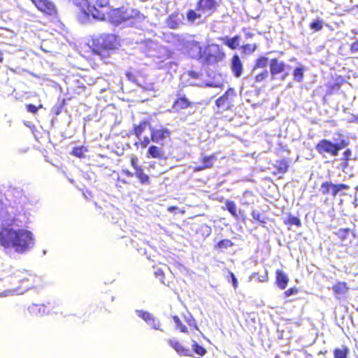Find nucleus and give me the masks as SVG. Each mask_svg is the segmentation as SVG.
I'll use <instances>...</instances> for the list:
<instances>
[{"label": "nucleus", "mask_w": 358, "mask_h": 358, "mask_svg": "<svg viewBox=\"0 0 358 358\" xmlns=\"http://www.w3.org/2000/svg\"><path fill=\"white\" fill-rule=\"evenodd\" d=\"M120 45V41L117 34L102 33L92 38L90 48L93 54L105 62L109 58L110 52L117 50Z\"/></svg>", "instance_id": "f257e3e1"}, {"label": "nucleus", "mask_w": 358, "mask_h": 358, "mask_svg": "<svg viewBox=\"0 0 358 358\" xmlns=\"http://www.w3.org/2000/svg\"><path fill=\"white\" fill-rule=\"evenodd\" d=\"M142 16L138 10L121 6L109 9L106 18L111 24L117 26L131 19H140Z\"/></svg>", "instance_id": "f03ea898"}, {"label": "nucleus", "mask_w": 358, "mask_h": 358, "mask_svg": "<svg viewBox=\"0 0 358 358\" xmlns=\"http://www.w3.org/2000/svg\"><path fill=\"white\" fill-rule=\"evenodd\" d=\"M150 138L145 136L143 140L136 142L134 145L142 149L147 148L150 141L163 145L165 140L171 137V131L164 126H160L159 128L151 127H150Z\"/></svg>", "instance_id": "7ed1b4c3"}, {"label": "nucleus", "mask_w": 358, "mask_h": 358, "mask_svg": "<svg viewBox=\"0 0 358 358\" xmlns=\"http://www.w3.org/2000/svg\"><path fill=\"white\" fill-rule=\"evenodd\" d=\"M348 139H341L338 143H334L331 140L323 138L315 145L316 151L322 155L329 154L330 156L336 157L339 151L348 146Z\"/></svg>", "instance_id": "20e7f679"}, {"label": "nucleus", "mask_w": 358, "mask_h": 358, "mask_svg": "<svg viewBox=\"0 0 358 358\" xmlns=\"http://www.w3.org/2000/svg\"><path fill=\"white\" fill-rule=\"evenodd\" d=\"M78 20L86 23L93 20L92 5L90 0H73Z\"/></svg>", "instance_id": "39448f33"}, {"label": "nucleus", "mask_w": 358, "mask_h": 358, "mask_svg": "<svg viewBox=\"0 0 358 358\" xmlns=\"http://www.w3.org/2000/svg\"><path fill=\"white\" fill-rule=\"evenodd\" d=\"M176 324V329L182 333H187L188 330H199L196 321L190 313L182 314L180 316L172 317Z\"/></svg>", "instance_id": "423d86ee"}, {"label": "nucleus", "mask_w": 358, "mask_h": 358, "mask_svg": "<svg viewBox=\"0 0 358 358\" xmlns=\"http://www.w3.org/2000/svg\"><path fill=\"white\" fill-rule=\"evenodd\" d=\"M93 20L105 21L110 9V0H92Z\"/></svg>", "instance_id": "0eeeda50"}, {"label": "nucleus", "mask_w": 358, "mask_h": 358, "mask_svg": "<svg viewBox=\"0 0 358 358\" xmlns=\"http://www.w3.org/2000/svg\"><path fill=\"white\" fill-rule=\"evenodd\" d=\"M226 55L217 44L210 45L205 52L204 62L206 64H215L224 59Z\"/></svg>", "instance_id": "6e6552de"}, {"label": "nucleus", "mask_w": 358, "mask_h": 358, "mask_svg": "<svg viewBox=\"0 0 358 358\" xmlns=\"http://www.w3.org/2000/svg\"><path fill=\"white\" fill-rule=\"evenodd\" d=\"M349 189L350 186L347 184H334L331 180L324 181L320 186V191L322 195L331 194L333 198H335L343 190H348Z\"/></svg>", "instance_id": "1a4fd4ad"}, {"label": "nucleus", "mask_w": 358, "mask_h": 358, "mask_svg": "<svg viewBox=\"0 0 358 358\" xmlns=\"http://www.w3.org/2000/svg\"><path fill=\"white\" fill-rule=\"evenodd\" d=\"M236 96V91L234 88H229L221 96L215 101V105L222 111H226L231 108L234 99Z\"/></svg>", "instance_id": "9d476101"}, {"label": "nucleus", "mask_w": 358, "mask_h": 358, "mask_svg": "<svg viewBox=\"0 0 358 358\" xmlns=\"http://www.w3.org/2000/svg\"><path fill=\"white\" fill-rule=\"evenodd\" d=\"M38 10L48 15H55L57 8L53 3L49 0H30Z\"/></svg>", "instance_id": "9b49d317"}, {"label": "nucleus", "mask_w": 358, "mask_h": 358, "mask_svg": "<svg viewBox=\"0 0 358 358\" xmlns=\"http://www.w3.org/2000/svg\"><path fill=\"white\" fill-rule=\"evenodd\" d=\"M217 8V3L216 0H198L196 4V9L197 11L211 15L215 13Z\"/></svg>", "instance_id": "f8f14e48"}, {"label": "nucleus", "mask_w": 358, "mask_h": 358, "mask_svg": "<svg viewBox=\"0 0 358 358\" xmlns=\"http://www.w3.org/2000/svg\"><path fill=\"white\" fill-rule=\"evenodd\" d=\"M217 159L215 153H213L210 155L202 156L200 159L201 164L196 165L193 167L194 172H199L205 169H212L214 166V162Z\"/></svg>", "instance_id": "ddd939ff"}, {"label": "nucleus", "mask_w": 358, "mask_h": 358, "mask_svg": "<svg viewBox=\"0 0 358 358\" xmlns=\"http://www.w3.org/2000/svg\"><path fill=\"white\" fill-rule=\"evenodd\" d=\"M13 277L17 282L21 284V287L24 290L29 289L31 287L30 279L32 276L27 271L17 270L14 273Z\"/></svg>", "instance_id": "4468645a"}, {"label": "nucleus", "mask_w": 358, "mask_h": 358, "mask_svg": "<svg viewBox=\"0 0 358 358\" xmlns=\"http://www.w3.org/2000/svg\"><path fill=\"white\" fill-rule=\"evenodd\" d=\"M285 63L277 58H272L269 63V71L273 78L285 71Z\"/></svg>", "instance_id": "2eb2a0df"}, {"label": "nucleus", "mask_w": 358, "mask_h": 358, "mask_svg": "<svg viewBox=\"0 0 358 358\" xmlns=\"http://www.w3.org/2000/svg\"><path fill=\"white\" fill-rule=\"evenodd\" d=\"M231 70L236 78H239L243 74V65L238 55H234L231 57Z\"/></svg>", "instance_id": "dca6fc26"}, {"label": "nucleus", "mask_w": 358, "mask_h": 358, "mask_svg": "<svg viewBox=\"0 0 358 358\" xmlns=\"http://www.w3.org/2000/svg\"><path fill=\"white\" fill-rule=\"evenodd\" d=\"M168 344L173 348L174 350L180 356H187L191 357L192 353L191 351L184 347L180 341L173 339H168Z\"/></svg>", "instance_id": "f3484780"}, {"label": "nucleus", "mask_w": 358, "mask_h": 358, "mask_svg": "<svg viewBox=\"0 0 358 358\" xmlns=\"http://www.w3.org/2000/svg\"><path fill=\"white\" fill-rule=\"evenodd\" d=\"M274 167L275 171H274L272 174L273 176L280 175L278 178H281L282 176L288 171L289 165L288 161L286 159H282L276 161Z\"/></svg>", "instance_id": "a211bd4d"}, {"label": "nucleus", "mask_w": 358, "mask_h": 358, "mask_svg": "<svg viewBox=\"0 0 358 358\" xmlns=\"http://www.w3.org/2000/svg\"><path fill=\"white\" fill-rule=\"evenodd\" d=\"M150 127H151L150 122L147 120H143L138 124H134L131 132L137 138L141 139L142 134L147 128L150 129Z\"/></svg>", "instance_id": "6ab92c4d"}, {"label": "nucleus", "mask_w": 358, "mask_h": 358, "mask_svg": "<svg viewBox=\"0 0 358 358\" xmlns=\"http://www.w3.org/2000/svg\"><path fill=\"white\" fill-rule=\"evenodd\" d=\"M289 282V278L287 274L280 269L275 271V284L280 289H285Z\"/></svg>", "instance_id": "aec40b11"}, {"label": "nucleus", "mask_w": 358, "mask_h": 358, "mask_svg": "<svg viewBox=\"0 0 358 358\" xmlns=\"http://www.w3.org/2000/svg\"><path fill=\"white\" fill-rule=\"evenodd\" d=\"M192 103L185 96L178 97L173 103L172 107L176 110L189 108Z\"/></svg>", "instance_id": "412c9836"}, {"label": "nucleus", "mask_w": 358, "mask_h": 358, "mask_svg": "<svg viewBox=\"0 0 358 358\" xmlns=\"http://www.w3.org/2000/svg\"><path fill=\"white\" fill-rule=\"evenodd\" d=\"M164 151L162 149L157 145H150L147 151L148 158L161 159L164 156Z\"/></svg>", "instance_id": "4be33fe9"}, {"label": "nucleus", "mask_w": 358, "mask_h": 358, "mask_svg": "<svg viewBox=\"0 0 358 358\" xmlns=\"http://www.w3.org/2000/svg\"><path fill=\"white\" fill-rule=\"evenodd\" d=\"M331 289L336 296H343L348 291V287L345 282H337L333 285Z\"/></svg>", "instance_id": "5701e85b"}, {"label": "nucleus", "mask_w": 358, "mask_h": 358, "mask_svg": "<svg viewBox=\"0 0 358 358\" xmlns=\"http://www.w3.org/2000/svg\"><path fill=\"white\" fill-rule=\"evenodd\" d=\"M166 25L172 29H176L179 27L180 20L178 18V13L173 12L170 14L166 21Z\"/></svg>", "instance_id": "b1692460"}, {"label": "nucleus", "mask_w": 358, "mask_h": 358, "mask_svg": "<svg viewBox=\"0 0 358 358\" xmlns=\"http://www.w3.org/2000/svg\"><path fill=\"white\" fill-rule=\"evenodd\" d=\"M352 151L351 149H346L342 155V157L340 159L341 161V168L342 171H345L349 166V162L352 159Z\"/></svg>", "instance_id": "393cba45"}, {"label": "nucleus", "mask_w": 358, "mask_h": 358, "mask_svg": "<svg viewBox=\"0 0 358 358\" xmlns=\"http://www.w3.org/2000/svg\"><path fill=\"white\" fill-rule=\"evenodd\" d=\"M138 315L144 320L149 325H151L154 329H158L159 324H155V320L152 315L148 312L139 310Z\"/></svg>", "instance_id": "a878e982"}, {"label": "nucleus", "mask_w": 358, "mask_h": 358, "mask_svg": "<svg viewBox=\"0 0 358 358\" xmlns=\"http://www.w3.org/2000/svg\"><path fill=\"white\" fill-rule=\"evenodd\" d=\"M134 174L141 185H149L150 184V177L145 173L143 168L136 170Z\"/></svg>", "instance_id": "bb28decb"}, {"label": "nucleus", "mask_w": 358, "mask_h": 358, "mask_svg": "<svg viewBox=\"0 0 358 358\" xmlns=\"http://www.w3.org/2000/svg\"><path fill=\"white\" fill-rule=\"evenodd\" d=\"M222 41L224 44L227 45L229 48H230L231 50H235L239 45L240 36L236 35L231 38H223Z\"/></svg>", "instance_id": "cd10ccee"}, {"label": "nucleus", "mask_w": 358, "mask_h": 358, "mask_svg": "<svg viewBox=\"0 0 358 358\" xmlns=\"http://www.w3.org/2000/svg\"><path fill=\"white\" fill-rule=\"evenodd\" d=\"M350 352L348 346L343 345L341 348H335L334 350V358H347Z\"/></svg>", "instance_id": "c85d7f7f"}, {"label": "nucleus", "mask_w": 358, "mask_h": 358, "mask_svg": "<svg viewBox=\"0 0 358 358\" xmlns=\"http://www.w3.org/2000/svg\"><path fill=\"white\" fill-rule=\"evenodd\" d=\"M343 83H344V80L343 79H341L339 81H338L336 83L329 85L327 87V95H331V94L338 92Z\"/></svg>", "instance_id": "c756f323"}, {"label": "nucleus", "mask_w": 358, "mask_h": 358, "mask_svg": "<svg viewBox=\"0 0 358 358\" xmlns=\"http://www.w3.org/2000/svg\"><path fill=\"white\" fill-rule=\"evenodd\" d=\"M305 69L302 66L296 67L293 71V79L297 83H302L303 81Z\"/></svg>", "instance_id": "7c9ffc66"}, {"label": "nucleus", "mask_w": 358, "mask_h": 358, "mask_svg": "<svg viewBox=\"0 0 358 358\" xmlns=\"http://www.w3.org/2000/svg\"><path fill=\"white\" fill-rule=\"evenodd\" d=\"M225 208L234 217H238L237 208L234 201L227 200L225 202Z\"/></svg>", "instance_id": "2f4dec72"}, {"label": "nucleus", "mask_w": 358, "mask_h": 358, "mask_svg": "<svg viewBox=\"0 0 358 358\" xmlns=\"http://www.w3.org/2000/svg\"><path fill=\"white\" fill-rule=\"evenodd\" d=\"M350 233L351 230L350 229L341 228L339 229L336 232H335V235L340 241L343 242L347 240Z\"/></svg>", "instance_id": "473e14b6"}, {"label": "nucleus", "mask_w": 358, "mask_h": 358, "mask_svg": "<svg viewBox=\"0 0 358 358\" xmlns=\"http://www.w3.org/2000/svg\"><path fill=\"white\" fill-rule=\"evenodd\" d=\"M234 245L233 242L229 239H222L215 246V250H222Z\"/></svg>", "instance_id": "72a5a7b5"}, {"label": "nucleus", "mask_w": 358, "mask_h": 358, "mask_svg": "<svg viewBox=\"0 0 358 358\" xmlns=\"http://www.w3.org/2000/svg\"><path fill=\"white\" fill-rule=\"evenodd\" d=\"M284 223L287 226L295 225L298 227L301 226V222L297 217L289 215L287 218L284 221Z\"/></svg>", "instance_id": "f704fd0d"}, {"label": "nucleus", "mask_w": 358, "mask_h": 358, "mask_svg": "<svg viewBox=\"0 0 358 358\" xmlns=\"http://www.w3.org/2000/svg\"><path fill=\"white\" fill-rule=\"evenodd\" d=\"M192 348L195 354L201 357L204 356L207 352L206 348L201 345H199L196 341H193Z\"/></svg>", "instance_id": "c9c22d12"}, {"label": "nucleus", "mask_w": 358, "mask_h": 358, "mask_svg": "<svg viewBox=\"0 0 358 358\" xmlns=\"http://www.w3.org/2000/svg\"><path fill=\"white\" fill-rule=\"evenodd\" d=\"M268 71L267 70H264L255 76L254 82L255 84H260L264 82L268 78Z\"/></svg>", "instance_id": "e433bc0d"}, {"label": "nucleus", "mask_w": 358, "mask_h": 358, "mask_svg": "<svg viewBox=\"0 0 358 358\" xmlns=\"http://www.w3.org/2000/svg\"><path fill=\"white\" fill-rule=\"evenodd\" d=\"M257 48V45L256 43L254 44H245L241 47L242 52L246 55H250L253 53Z\"/></svg>", "instance_id": "4c0bfd02"}, {"label": "nucleus", "mask_w": 358, "mask_h": 358, "mask_svg": "<svg viewBox=\"0 0 358 358\" xmlns=\"http://www.w3.org/2000/svg\"><path fill=\"white\" fill-rule=\"evenodd\" d=\"M187 19L189 22L193 23L196 19L201 17V13H197L194 10L189 9L186 13Z\"/></svg>", "instance_id": "58836bf2"}, {"label": "nucleus", "mask_w": 358, "mask_h": 358, "mask_svg": "<svg viewBox=\"0 0 358 358\" xmlns=\"http://www.w3.org/2000/svg\"><path fill=\"white\" fill-rule=\"evenodd\" d=\"M309 27L314 31H319L323 28V22L320 19H315L310 23Z\"/></svg>", "instance_id": "ea45409f"}, {"label": "nucleus", "mask_w": 358, "mask_h": 358, "mask_svg": "<svg viewBox=\"0 0 358 358\" xmlns=\"http://www.w3.org/2000/svg\"><path fill=\"white\" fill-rule=\"evenodd\" d=\"M268 58L264 56L259 57L255 63V68L259 69V68H264L268 64Z\"/></svg>", "instance_id": "a19ab883"}, {"label": "nucleus", "mask_w": 358, "mask_h": 358, "mask_svg": "<svg viewBox=\"0 0 358 358\" xmlns=\"http://www.w3.org/2000/svg\"><path fill=\"white\" fill-rule=\"evenodd\" d=\"M85 150L83 146L75 147L71 151V155L75 157L81 158L83 157Z\"/></svg>", "instance_id": "79ce46f5"}, {"label": "nucleus", "mask_w": 358, "mask_h": 358, "mask_svg": "<svg viewBox=\"0 0 358 358\" xmlns=\"http://www.w3.org/2000/svg\"><path fill=\"white\" fill-rule=\"evenodd\" d=\"M25 108L29 113L36 114L38 109L43 108V105L40 104L38 106H36L31 103H28L25 105Z\"/></svg>", "instance_id": "37998d69"}, {"label": "nucleus", "mask_w": 358, "mask_h": 358, "mask_svg": "<svg viewBox=\"0 0 358 358\" xmlns=\"http://www.w3.org/2000/svg\"><path fill=\"white\" fill-rule=\"evenodd\" d=\"M251 215L255 220L263 224L266 223V221L264 220V219H263L262 215L260 213L257 212L256 210H252L251 213Z\"/></svg>", "instance_id": "c03bdc74"}, {"label": "nucleus", "mask_w": 358, "mask_h": 358, "mask_svg": "<svg viewBox=\"0 0 358 358\" xmlns=\"http://www.w3.org/2000/svg\"><path fill=\"white\" fill-rule=\"evenodd\" d=\"M138 159L136 156H131V159H130V164H131V166L133 167V169H134V171L138 169H141L142 168V166H139L138 164Z\"/></svg>", "instance_id": "a18cd8bd"}, {"label": "nucleus", "mask_w": 358, "mask_h": 358, "mask_svg": "<svg viewBox=\"0 0 358 358\" xmlns=\"http://www.w3.org/2000/svg\"><path fill=\"white\" fill-rule=\"evenodd\" d=\"M298 292H299V289L296 287H292L289 288L284 292V296L285 297H288L292 294H297Z\"/></svg>", "instance_id": "49530a36"}, {"label": "nucleus", "mask_w": 358, "mask_h": 358, "mask_svg": "<svg viewBox=\"0 0 358 358\" xmlns=\"http://www.w3.org/2000/svg\"><path fill=\"white\" fill-rule=\"evenodd\" d=\"M125 75H126L127 79L129 80H130L131 82H133V83L137 82V76L134 72L127 71V72H126Z\"/></svg>", "instance_id": "de8ad7c7"}, {"label": "nucleus", "mask_w": 358, "mask_h": 358, "mask_svg": "<svg viewBox=\"0 0 358 358\" xmlns=\"http://www.w3.org/2000/svg\"><path fill=\"white\" fill-rule=\"evenodd\" d=\"M350 50L352 53L358 52V38L350 45Z\"/></svg>", "instance_id": "09e8293b"}, {"label": "nucleus", "mask_w": 358, "mask_h": 358, "mask_svg": "<svg viewBox=\"0 0 358 358\" xmlns=\"http://www.w3.org/2000/svg\"><path fill=\"white\" fill-rule=\"evenodd\" d=\"M190 49H196L199 50V52L201 53L202 48L199 42L193 41L189 44Z\"/></svg>", "instance_id": "8fccbe9b"}, {"label": "nucleus", "mask_w": 358, "mask_h": 358, "mask_svg": "<svg viewBox=\"0 0 358 358\" xmlns=\"http://www.w3.org/2000/svg\"><path fill=\"white\" fill-rule=\"evenodd\" d=\"M229 275L231 278L232 284H233L234 289H236L238 287V280H237L235 275L234 274V273L229 272Z\"/></svg>", "instance_id": "3c124183"}, {"label": "nucleus", "mask_w": 358, "mask_h": 358, "mask_svg": "<svg viewBox=\"0 0 358 358\" xmlns=\"http://www.w3.org/2000/svg\"><path fill=\"white\" fill-rule=\"evenodd\" d=\"M121 172L123 175L126 176L128 178H132L134 176H135V174L133 172L130 171L127 169H122Z\"/></svg>", "instance_id": "603ef678"}, {"label": "nucleus", "mask_w": 358, "mask_h": 358, "mask_svg": "<svg viewBox=\"0 0 358 358\" xmlns=\"http://www.w3.org/2000/svg\"><path fill=\"white\" fill-rule=\"evenodd\" d=\"M155 275L157 277H159L162 279L164 278V273L162 269H157L156 271H155Z\"/></svg>", "instance_id": "864d4df0"}, {"label": "nucleus", "mask_w": 358, "mask_h": 358, "mask_svg": "<svg viewBox=\"0 0 358 358\" xmlns=\"http://www.w3.org/2000/svg\"><path fill=\"white\" fill-rule=\"evenodd\" d=\"M254 34L252 32H250V31H247L245 33V36L246 38H252L254 36Z\"/></svg>", "instance_id": "5fc2aeb1"}, {"label": "nucleus", "mask_w": 358, "mask_h": 358, "mask_svg": "<svg viewBox=\"0 0 358 358\" xmlns=\"http://www.w3.org/2000/svg\"><path fill=\"white\" fill-rule=\"evenodd\" d=\"M176 209H177V207H176V206H169V207L168 208V210H169V211H173V210H176Z\"/></svg>", "instance_id": "6e6d98bb"}, {"label": "nucleus", "mask_w": 358, "mask_h": 358, "mask_svg": "<svg viewBox=\"0 0 358 358\" xmlns=\"http://www.w3.org/2000/svg\"><path fill=\"white\" fill-rule=\"evenodd\" d=\"M287 76H288V73H287H287H285L282 76L281 79H282V80H285Z\"/></svg>", "instance_id": "4d7b16f0"}, {"label": "nucleus", "mask_w": 358, "mask_h": 358, "mask_svg": "<svg viewBox=\"0 0 358 358\" xmlns=\"http://www.w3.org/2000/svg\"><path fill=\"white\" fill-rule=\"evenodd\" d=\"M117 182H122V183H126V181L124 180H121L120 178H117Z\"/></svg>", "instance_id": "13d9d810"}, {"label": "nucleus", "mask_w": 358, "mask_h": 358, "mask_svg": "<svg viewBox=\"0 0 358 358\" xmlns=\"http://www.w3.org/2000/svg\"><path fill=\"white\" fill-rule=\"evenodd\" d=\"M64 103H65V99H63L62 105H61V106L59 107V109L62 107V106L64 104Z\"/></svg>", "instance_id": "bf43d9fd"}, {"label": "nucleus", "mask_w": 358, "mask_h": 358, "mask_svg": "<svg viewBox=\"0 0 358 358\" xmlns=\"http://www.w3.org/2000/svg\"><path fill=\"white\" fill-rule=\"evenodd\" d=\"M2 61V57L0 55V62Z\"/></svg>", "instance_id": "052dcab7"}, {"label": "nucleus", "mask_w": 358, "mask_h": 358, "mask_svg": "<svg viewBox=\"0 0 358 358\" xmlns=\"http://www.w3.org/2000/svg\"><path fill=\"white\" fill-rule=\"evenodd\" d=\"M55 113H56L57 115H58V114L59 113V111L58 110V111H57Z\"/></svg>", "instance_id": "680f3d73"}, {"label": "nucleus", "mask_w": 358, "mask_h": 358, "mask_svg": "<svg viewBox=\"0 0 358 358\" xmlns=\"http://www.w3.org/2000/svg\"><path fill=\"white\" fill-rule=\"evenodd\" d=\"M357 120H358V117H357Z\"/></svg>", "instance_id": "e2e57ef3"}]
</instances>
